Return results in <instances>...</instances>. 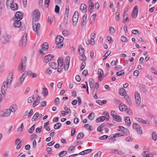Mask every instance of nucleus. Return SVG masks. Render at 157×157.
<instances>
[{"mask_svg":"<svg viewBox=\"0 0 157 157\" xmlns=\"http://www.w3.org/2000/svg\"><path fill=\"white\" fill-rule=\"evenodd\" d=\"M13 73H10L7 76L6 81L3 82L2 88L5 89L6 88H7L8 86L10 85L13 79Z\"/></svg>","mask_w":157,"mask_h":157,"instance_id":"1","label":"nucleus"},{"mask_svg":"<svg viewBox=\"0 0 157 157\" xmlns=\"http://www.w3.org/2000/svg\"><path fill=\"white\" fill-rule=\"evenodd\" d=\"M32 16L33 22L37 21L40 18V12L38 10H35L33 12L32 14Z\"/></svg>","mask_w":157,"mask_h":157,"instance_id":"2","label":"nucleus"},{"mask_svg":"<svg viewBox=\"0 0 157 157\" xmlns=\"http://www.w3.org/2000/svg\"><path fill=\"white\" fill-rule=\"evenodd\" d=\"M63 38L60 35L57 36L55 40L56 44H57V47L61 48L63 46Z\"/></svg>","mask_w":157,"mask_h":157,"instance_id":"3","label":"nucleus"},{"mask_svg":"<svg viewBox=\"0 0 157 157\" xmlns=\"http://www.w3.org/2000/svg\"><path fill=\"white\" fill-rule=\"evenodd\" d=\"M26 77V74L24 72L20 77L18 79V81L14 85V86L15 88L21 86L23 83L25 78Z\"/></svg>","mask_w":157,"mask_h":157,"instance_id":"4","label":"nucleus"},{"mask_svg":"<svg viewBox=\"0 0 157 157\" xmlns=\"http://www.w3.org/2000/svg\"><path fill=\"white\" fill-rule=\"evenodd\" d=\"M27 33H25L22 36L19 42V45L22 47H24L26 44Z\"/></svg>","mask_w":157,"mask_h":157,"instance_id":"5","label":"nucleus"},{"mask_svg":"<svg viewBox=\"0 0 157 157\" xmlns=\"http://www.w3.org/2000/svg\"><path fill=\"white\" fill-rule=\"evenodd\" d=\"M133 128L136 130L137 132L140 134H142L143 132L141 126L138 123H134L132 124Z\"/></svg>","mask_w":157,"mask_h":157,"instance_id":"6","label":"nucleus"},{"mask_svg":"<svg viewBox=\"0 0 157 157\" xmlns=\"http://www.w3.org/2000/svg\"><path fill=\"white\" fill-rule=\"evenodd\" d=\"M26 60L27 58L26 56H24L22 58L21 63L20 64L18 67L19 70H22L25 69Z\"/></svg>","mask_w":157,"mask_h":157,"instance_id":"7","label":"nucleus"},{"mask_svg":"<svg viewBox=\"0 0 157 157\" xmlns=\"http://www.w3.org/2000/svg\"><path fill=\"white\" fill-rule=\"evenodd\" d=\"M135 98L136 104L138 106L140 103L141 98L139 94L137 91L135 92Z\"/></svg>","mask_w":157,"mask_h":157,"instance_id":"8","label":"nucleus"},{"mask_svg":"<svg viewBox=\"0 0 157 157\" xmlns=\"http://www.w3.org/2000/svg\"><path fill=\"white\" fill-rule=\"evenodd\" d=\"M78 18V13L77 11H75L73 16L72 20L74 25H75L77 22Z\"/></svg>","mask_w":157,"mask_h":157,"instance_id":"9","label":"nucleus"},{"mask_svg":"<svg viewBox=\"0 0 157 157\" xmlns=\"http://www.w3.org/2000/svg\"><path fill=\"white\" fill-rule=\"evenodd\" d=\"M33 30L38 34L40 29V25L39 23H34L33 22Z\"/></svg>","mask_w":157,"mask_h":157,"instance_id":"10","label":"nucleus"},{"mask_svg":"<svg viewBox=\"0 0 157 157\" xmlns=\"http://www.w3.org/2000/svg\"><path fill=\"white\" fill-rule=\"evenodd\" d=\"M70 58L69 56H67L65 60V64L64 66V69L67 70L68 69L69 66Z\"/></svg>","mask_w":157,"mask_h":157,"instance_id":"11","label":"nucleus"},{"mask_svg":"<svg viewBox=\"0 0 157 157\" xmlns=\"http://www.w3.org/2000/svg\"><path fill=\"white\" fill-rule=\"evenodd\" d=\"M54 58V56L52 55L49 54L44 57L43 60L45 63H47L52 59Z\"/></svg>","mask_w":157,"mask_h":157,"instance_id":"12","label":"nucleus"},{"mask_svg":"<svg viewBox=\"0 0 157 157\" xmlns=\"http://www.w3.org/2000/svg\"><path fill=\"white\" fill-rule=\"evenodd\" d=\"M11 114L10 110L7 109L3 112L0 113V116L2 117H6L9 116Z\"/></svg>","mask_w":157,"mask_h":157,"instance_id":"13","label":"nucleus"},{"mask_svg":"<svg viewBox=\"0 0 157 157\" xmlns=\"http://www.w3.org/2000/svg\"><path fill=\"white\" fill-rule=\"evenodd\" d=\"M98 79L100 81H101L104 75L103 71L101 68H99L98 69Z\"/></svg>","mask_w":157,"mask_h":157,"instance_id":"14","label":"nucleus"},{"mask_svg":"<svg viewBox=\"0 0 157 157\" xmlns=\"http://www.w3.org/2000/svg\"><path fill=\"white\" fill-rule=\"evenodd\" d=\"M135 119L138 122H140L143 124H147L148 125L149 124V123L148 120L145 121L142 118H140L138 117H136L135 118Z\"/></svg>","mask_w":157,"mask_h":157,"instance_id":"15","label":"nucleus"},{"mask_svg":"<svg viewBox=\"0 0 157 157\" xmlns=\"http://www.w3.org/2000/svg\"><path fill=\"white\" fill-rule=\"evenodd\" d=\"M15 16L14 20H21L23 18L22 14L19 12H17L15 14Z\"/></svg>","mask_w":157,"mask_h":157,"instance_id":"16","label":"nucleus"},{"mask_svg":"<svg viewBox=\"0 0 157 157\" xmlns=\"http://www.w3.org/2000/svg\"><path fill=\"white\" fill-rule=\"evenodd\" d=\"M11 37V36L10 35H8L6 34L3 37V42L4 43H7L9 42Z\"/></svg>","mask_w":157,"mask_h":157,"instance_id":"17","label":"nucleus"},{"mask_svg":"<svg viewBox=\"0 0 157 157\" xmlns=\"http://www.w3.org/2000/svg\"><path fill=\"white\" fill-rule=\"evenodd\" d=\"M14 21L13 23V25L15 28H20L21 25V22L20 20H14Z\"/></svg>","mask_w":157,"mask_h":157,"instance_id":"18","label":"nucleus"},{"mask_svg":"<svg viewBox=\"0 0 157 157\" xmlns=\"http://www.w3.org/2000/svg\"><path fill=\"white\" fill-rule=\"evenodd\" d=\"M87 15L85 14L83 16L81 21L82 26H84L86 25L87 22Z\"/></svg>","mask_w":157,"mask_h":157,"instance_id":"19","label":"nucleus"},{"mask_svg":"<svg viewBox=\"0 0 157 157\" xmlns=\"http://www.w3.org/2000/svg\"><path fill=\"white\" fill-rule=\"evenodd\" d=\"M87 6L86 5L84 4H82L81 5L80 9L82 13H84L87 11Z\"/></svg>","mask_w":157,"mask_h":157,"instance_id":"20","label":"nucleus"},{"mask_svg":"<svg viewBox=\"0 0 157 157\" xmlns=\"http://www.w3.org/2000/svg\"><path fill=\"white\" fill-rule=\"evenodd\" d=\"M92 0H89L88 1L89 5V11L91 12L92 10L94 8V4L92 2Z\"/></svg>","mask_w":157,"mask_h":157,"instance_id":"21","label":"nucleus"},{"mask_svg":"<svg viewBox=\"0 0 157 157\" xmlns=\"http://www.w3.org/2000/svg\"><path fill=\"white\" fill-rule=\"evenodd\" d=\"M127 109V106L124 104H121L119 106V109L120 111H126Z\"/></svg>","mask_w":157,"mask_h":157,"instance_id":"22","label":"nucleus"},{"mask_svg":"<svg viewBox=\"0 0 157 157\" xmlns=\"http://www.w3.org/2000/svg\"><path fill=\"white\" fill-rule=\"evenodd\" d=\"M58 63V66L59 67H61L63 64V57H59L57 60Z\"/></svg>","mask_w":157,"mask_h":157,"instance_id":"23","label":"nucleus"},{"mask_svg":"<svg viewBox=\"0 0 157 157\" xmlns=\"http://www.w3.org/2000/svg\"><path fill=\"white\" fill-rule=\"evenodd\" d=\"M49 66L53 69H56L58 66V65L56 63L53 62H50L49 63Z\"/></svg>","mask_w":157,"mask_h":157,"instance_id":"24","label":"nucleus"},{"mask_svg":"<svg viewBox=\"0 0 157 157\" xmlns=\"http://www.w3.org/2000/svg\"><path fill=\"white\" fill-rule=\"evenodd\" d=\"M17 109V108L16 105L13 104L10 106L9 109L10 110V112L14 113L16 111Z\"/></svg>","mask_w":157,"mask_h":157,"instance_id":"25","label":"nucleus"},{"mask_svg":"<svg viewBox=\"0 0 157 157\" xmlns=\"http://www.w3.org/2000/svg\"><path fill=\"white\" fill-rule=\"evenodd\" d=\"M43 91L42 94H43L45 98L48 95V92L47 89L46 88H43Z\"/></svg>","mask_w":157,"mask_h":157,"instance_id":"26","label":"nucleus"},{"mask_svg":"<svg viewBox=\"0 0 157 157\" xmlns=\"http://www.w3.org/2000/svg\"><path fill=\"white\" fill-rule=\"evenodd\" d=\"M124 118L125 123L129 126H130L131 124V122L129 117H124Z\"/></svg>","mask_w":157,"mask_h":157,"instance_id":"27","label":"nucleus"},{"mask_svg":"<svg viewBox=\"0 0 157 157\" xmlns=\"http://www.w3.org/2000/svg\"><path fill=\"white\" fill-rule=\"evenodd\" d=\"M48 48V44L47 42H44L42 46V49L43 50H46Z\"/></svg>","mask_w":157,"mask_h":157,"instance_id":"28","label":"nucleus"},{"mask_svg":"<svg viewBox=\"0 0 157 157\" xmlns=\"http://www.w3.org/2000/svg\"><path fill=\"white\" fill-rule=\"evenodd\" d=\"M96 102L100 105H102L106 103L107 101L106 100H103L102 101L100 100L96 101Z\"/></svg>","mask_w":157,"mask_h":157,"instance_id":"29","label":"nucleus"},{"mask_svg":"<svg viewBox=\"0 0 157 157\" xmlns=\"http://www.w3.org/2000/svg\"><path fill=\"white\" fill-rule=\"evenodd\" d=\"M10 8L12 10H14L17 9V5L16 3H13L10 6Z\"/></svg>","mask_w":157,"mask_h":157,"instance_id":"30","label":"nucleus"},{"mask_svg":"<svg viewBox=\"0 0 157 157\" xmlns=\"http://www.w3.org/2000/svg\"><path fill=\"white\" fill-rule=\"evenodd\" d=\"M105 119V117L104 116H101L97 118L96 120V122H99L102 121Z\"/></svg>","mask_w":157,"mask_h":157,"instance_id":"31","label":"nucleus"},{"mask_svg":"<svg viewBox=\"0 0 157 157\" xmlns=\"http://www.w3.org/2000/svg\"><path fill=\"white\" fill-rule=\"evenodd\" d=\"M105 126V124L103 123L100 125L97 128V131L99 132H101L103 130V128Z\"/></svg>","mask_w":157,"mask_h":157,"instance_id":"32","label":"nucleus"},{"mask_svg":"<svg viewBox=\"0 0 157 157\" xmlns=\"http://www.w3.org/2000/svg\"><path fill=\"white\" fill-rule=\"evenodd\" d=\"M39 117V113L38 112L36 113L35 114L33 115V117L32 119V121H34Z\"/></svg>","mask_w":157,"mask_h":157,"instance_id":"33","label":"nucleus"},{"mask_svg":"<svg viewBox=\"0 0 157 157\" xmlns=\"http://www.w3.org/2000/svg\"><path fill=\"white\" fill-rule=\"evenodd\" d=\"M79 59L80 60L85 62L86 59V57L84 54H82L79 56Z\"/></svg>","mask_w":157,"mask_h":157,"instance_id":"34","label":"nucleus"},{"mask_svg":"<svg viewBox=\"0 0 157 157\" xmlns=\"http://www.w3.org/2000/svg\"><path fill=\"white\" fill-rule=\"evenodd\" d=\"M119 93L122 96H124L126 94L125 90L123 88H121L119 90Z\"/></svg>","mask_w":157,"mask_h":157,"instance_id":"35","label":"nucleus"},{"mask_svg":"<svg viewBox=\"0 0 157 157\" xmlns=\"http://www.w3.org/2000/svg\"><path fill=\"white\" fill-rule=\"evenodd\" d=\"M62 126V124L60 123H57L55 124L54 128V129H57L60 128Z\"/></svg>","mask_w":157,"mask_h":157,"instance_id":"36","label":"nucleus"},{"mask_svg":"<svg viewBox=\"0 0 157 157\" xmlns=\"http://www.w3.org/2000/svg\"><path fill=\"white\" fill-rule=\"evenodd\" d=\"M14 0H7L6 2V6H10L13 3Z\"/></svg>","mask_w":157,"mask_h":157,"instance_id":"37","label":"nucleus"},{"mask_svg":"<svg viewBox=\"0 0 157 157\" xmlns=\"http://www.w3.org/2000/svg\"><path fill=\"white\" fill-rule=\"evenodd\" d=\"M67 153V151H63L60 152L59 154V157H63Z\"/></svg>","mask_w":157,"mask_h":157,"instance_id":"38","label":"nucleus"},{"mask_svg":"<svg viewBox=\"0 0 157 157\" xmlns=\"http://www.w3.org/2000/svg\"><path fill=\"white\" fill-rule=\"evenodd\" d=\"M78 47V52L79 54L81 53H82L83 54H84L85 52V50L82 47V46L79 45Z\"/></svg>","mask_w":157,"mask_h":157,"instance_id":"39","label":"nucleus"},{"mask_svg":"<svg viewBox=\"0 0 157 157\" xmlns=\"http://www.w3.org/2000/svg\"><path fill=\"white\" fill-rule=\"evenodd\" d=\"M35 125H33L28 130V132L30 133H33L35 130Z\"/></svg>","mask_w":157,"mask_h":157,"instance_id":"40","label":"nucleus"},{"mask_svg":"<svg viewBox=\"0 0 157 157\" xmlns=\"http://www.w3.org/2000/svg\"><path fill=\"white\" fill-rule=\"evenodd\" d=\"M64 109L66 111V114H69L71 113L70 109L68 108L66 105L64 106Z\"/></svg>","mask_w":157,"mask_h":157,"instance_id":"41","label":"nucleus"},{"mask_svg":"<svg viewBox=\"0 0 157 157\" xmlns=\"http://www.w3.org/2000/svg\"><path fill=\"white\" fill-rule=\"evenodd\" d=\"M94 113H90L88 116V118L91 120H92L94 117Z\"/></svg>","mask_w":157,"mask_h":157,"instance_id":"42","label":"nucleus"},{"mask_svg":"<svg viewBox=\"0 0 157 157\" xmlns=\"http://www.w3.org/2000/svg\"><path fill=\"white\" fill-rule=\"evenodd\" d=\"M156 132L154 131L152 133V138L154 140H155L156 139Z\"/></svg>","mask_w":157,"mask_h":157,"instance_id":"43","label":"nucleus"},{"mask_svg":"<svg viewBox=\"0 0 157 157\" xmlns=\"http://www.w3.org/2000/svg\"><path fill=\"white\" fill-rule=\"evenodd\" d=\"M111 51H107L104 55V57L105 58L103 59H105L107 58L108 56L111 53Z\"/></svg>","mask_w":157,"mask_h":157,"instance_id":"44","label":"nucleus"},{"mask_svg":"<svg viewBox=\"0 0 157 157\" xmlns=\"http://www.w3.org/2000/svg\"><path fill=\"white\" fill-rule=\"evenodd\" d=\"M68 15L64 14L63 21L66 24L68 23Z\"/></svg>","mask_w":157,"mask_h":157,"instance_id":"45","label":"nucleus"},{"mask_svg":"<svg viewBox=\"0 0 157 157\" xmlns=\"http://www.w3.org/2000/svg\"><path fill=\"white\" fill-rule=\"evenodd\" d=\"M124 74V70H122L120 71H118L116 73V75L117 76H121L122 75Z\"/></svg>","mask_w":157,"mask_h":157,"instance_id":"46","label":"nucleus"},{"mask_svg":"<svg viewBox=\"0 0 157 157\" xmlns=\"http://www.w3.org/2000/svg\"><path fill=\"white\" fill-rule=\"evenodd\" d=\"M114 118V120L118 122H121V118L120 116L117 115L115 116Z\"/></svg>","mask_w":157,"mask_h":157,"instance_id":"47","label":"nucleus"},{"mask_svg":"<svg viewBox=\"0 0 157 157\" xmlns=\"http://www.w3.org/2000/svg\"><path fill=\"white\" fill-rule=\"evenodd\" d=\"M69 11V8L68 6H66L65 8V12L64 14L68 15Z\"/></svg>","mask_w":157,"mask_h":157,"instance_id":"48","label":"nucleus"},{"mask_svg":"<svg viewBox=\"0 0 157 157\" xmlns=\"http://www.w3.org/2000/svg\"><path fill=\"white\" fill-rule=\"evenodd\" d=\"M24 128L23 124L22 123L20 127H19L17 129V131L20 132H21L22 131L23 129Z\"/></svg>","mask_w":157,"mask_h":157,"instance_id":"49","label":"nucleus"},{"mask_svg":"<svg viewBox=\"0 0 157 157\" xmlns=\"http://www.w3.org/2000/svg\"><path fill=\"white\" fill-rule=\"evenodd\" d=\"M52 73L51 70L50 68H48L45 71V73L47 75H50Z\"/></svg>","mask_w":157,"mask_h":157,"instance_id":"50","label":"nucleus"},{"mask_svg":"<svg viewBox=\"0 0 157 157\" xmlns=\"http://www.w3.org/2000/svg\"><path fill=\"white\" fill-rule=\"evenodd\" d=\"M120 13L118 12H117L116 13V17H115V19L116 20L118 21L120 18Z\"/></svg>","mask_w":157,"mask_h":157,"instance_id":"51","label":"nucleus"},{"mask_svg":"<svg viewBox=\"0 0 157 157\" xmlns=\"http://www.w3.org/2000/svg\"><path fill=\"white\" fill-rule=\"evenodd\" d=\"M84 136V135L83 134V133H79L76 139L77 140H78L79 139H80L81 138H82Z\"/></svg>","mask_w":157,"mask_h":157,"instance_id":"52","label":"nucleus"},{"mask_svg":"<svg viewBox=\"0 0 157 157\" xmlns=\"http://www.w3.org/2000/svg\"><path fill=\"white\" fill-rule=\"evenodd\" d=\"M121 41L126 42L127 41V38L124 36H122L121 37Z\"/></svg>","mask_w":157,"mask_h":157,"instance_id":"53","label":"nucleus"},{"mask_svg":"<svg viewBox=\"0 0 157 157\" xmlns=\"http://www.w3.org/2000/svg\"><path fill=\"white\" fill-rule=\"evenodd\" d=\"M59 7L58 6L56 5L55 6V11L56 13H58L59 12Z\"/></svg>","mask_w":157,"mask_h":157,"instance_id":"54","label":"nucleus"},{"mask_svg":"<svg viewBox=\"0 0 157 157\" xmlns=\"http://www.w3.org/2000/svg\"><path fill=\"white\" fill-rule=\"evenodd\" d=\"M42 127L41 126L37 128L36 129V132L37 133H40L42 130Z\"/></svg>","mask_w":157,"mask_h":157,"instance_id":"55","label":"nucleus"},{"mask_svg":"<svg viewBox=\"0 0 157 157\" xmlns=\"http://www.w3.org/2000/svg\"><path fill=\"white\" fill-rule=\"evenodd\" d=\"M108 136L107 135H104L100 137L99 138V139L101 140H102L107 139L108 138Z\"/></svg>","mask_w":157,"mask_h":157,"instance_id":"56","label":"nucleus"},{"mask_svg":"<svg viewBox=\"0 0 157 157\" xmlns=\"http://www.w3.org/2000/svg\"><path fill=\"white\" fill-rule=\"evenodd\" d=\"M122 132L127 134H129V130L127 128H125L124 127Z\"/></svg>","mask_w":157,"mask_h":157,"instance_id":"57","label":"nucleus"},{"mask_svg":"<svg viewBox=\"0 0 157 157\" xmlns=\"http://www.w3.org/2000/svg\"><path fill=\"white\" fill-rule=\"evenodd\" d=\"M132 33L134 35H136L139 34V32L137 30H133L132 31Z\"/></svg>","mask_w":157,"mask_h":157,"instance_id":"58","label":"nucleus"},{"mask_svg":"<svg viewBox=\"0 0 157 157\" xmlns=\"http://www.w3.org/2000/svg\"><path fill=\"white\" fill-rule=\"evenodd\" d=\"M111 115L114 118L115 117V116L117 115V113L115 112L114 111L112 110L111 112Z\"/></svg>","mask_w":157,"mask_h":157,"instance_id":"59","label":"nucleus"},{"mask_svg":"<svg viewBox=\"0 0 157 157\" xmlns=\"http://www.w3.org/2000/svg\"><path fill=\"white\" fill-rule=\"evenodd\" d=\"M109 30L111 33H114L115 31L114 28L111 26L109 27Z\"/></svg>","mask_w":157,"mask_h":157,"instance_id":"60","label":"nucleus"},{"mask_svg":"<svg viewBox=\"0 0 157 157\" xmlns=\"http://www.w3.org/2000/svg\"><path fill=\"white\" fill-rule=\"evenodd\" d=\"M104 114L105 115V119H106L107 120H108L109 118V115L108 113L107 112H104Z\"/></svg>","mask_w":157,"mask_h":157,"instance_id":"61","label":"nucleus"},{"mask_svg":"<svg viewBox=\"0 0 157 157\" xmlns=\"http://www.w3.org/2000/svg\"><path fill=\"white\" fill-rule=\"evenodd\" d=\"M34 100L33 97H30L28 99V102L29 103H31Z\"/></svg>","mask_w":157,"mask_h":157,"instance_id":"62","label":"nucleus"},{"mask_svg":"<svg viewBox=\"0 0 157 157\" xmlns=\"http://www.w3.org/2000/svg\"><path fill=\"white\" fill-rule=\"evenodd\" d=\"M40 102V101L37 100H36L33 103V107H35V106L37 105Z\"/></svg>","mask_w":157,"mask_h":157,"instance_id":"63","label":"nucleus"},{"mask_svg":"<svg viewBox=\"0 0 157 157\" xmlns=\"http://www.w3.org/2000/svg\"><path fill=\"white\" fill-rule=\"evenodd\" d=\"M137 14L138 12L132 11V17L134 18H136L137 16Z\"/></svg>","mask_w":157,"mask_h":157,"instance_id":"64","label":"nucleus"}]
</instances>
